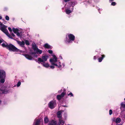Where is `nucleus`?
<instances>
[{"label":"nucleus","mask_w":125,"mask_h":125,"mask_svg":"<svg viewBox=\"0 0 125 125\" xmlns=\"http://www.w3.org/2000/svg\"><path fill=\"white\" fill-rule=\"evenodd\" d=\"M40 122L39 119H36L35 120L33 125H39Z\"/></svg>","instance_id":"nucleus-16"},{"label":"nucleus","mask_w":125,"mask_h":125,"mask_svg":"<svg viewBox=\"0 0 125 125\" xmlns=\"http://www.w3.org/2000/svg\"><path fill=\"white\" fill-rule=\"evenodd\" d=\"M114 0H109L110 2H112Z\"/></svg>","instance_id":"nucleus-41"},{"label":"nucleus","mask_w":125,"mask_h":125,"mask_svg":"<svg viewBox=\"0 0 125 125\" xmlns=\"http://www.w3.org/2000/svg\"><path fill=\"white\" fill-rule=\"evenodd\" d=\"M49 67L52 69H54V67L53 65L50 66Z\"/></svg>","instance_id":"nucleus-33"},{"label":"nucleus","mask_w":125,"mask_h":125,"mask_svg":"<svg viewBox=\"0 0 125 125\" xmlns=\"http://www.w3.org/2000/svg\"><path fill=\"white\" fill-rule=\"evenodd\" d=\"M0 93L5 94L7 93L4 87H2L1 88H0Z\"/></svg>","instance_id":"nucleus-12"},{"label":"nucleus","mask_w":125,"mask_h":125,"mask_svg":"<svg viewBox=\"0 0 125 125\" xmlns=\"http://www.w3.org/2000/svg\"><path fill=\"white\" fill-rule=\"evenodd\" d=\"M2 19V17L1 16H0V19Z\"/></svg>","instance_id":"nucleus-42"},{"label":"nucleus","mask_w":125,"mask_h":125,"mask_svg":"<svg viewBox=\"0 0 125 125\" xmlns=\"http://www.w3.org/2000/svg\"><path fill=\"white\" fill-rule=\"evenodd\" d=\"M8 29L9 31L10 32L11 31H12V29L10 27H9L8 28Z\"/></svg>","instance_id":"nucleus-36"},{"label":"nucleus","mask_w":125,"mask_h":125,"mask_svg":"<svg viewBox=\"0 0 125 125\" xmlns=\"http://www.w3.org/2000/svg\"><path fill=\"white\" fill-rule=\"evenodd\" d=\"M5 77L6 73L3 70H0V78H1L0 80L1 83H3L4 82Z\"/></svg>","instance_id":"nucleus-3"},{"label":"nucleus","mask_w":125,"mask_h":125,"mask_svg":"<svg viewBox=\"0 0 125 125\" xmlns=\"http://www.w3.org/2000/svg\"><path fill=\"white\" fill-rule=\"evenodd\" d=\"M68 95H71V96H73V94H72V93H70L69 94H68Z\"/></svg>","instance_id":"nucleus-34"},{"label":"nucleus","mask_w":125,"mask_h":125,"mask_svg":"<svg viewBox=\"0 0 125 125\" xmlns=\"http://www.w3.org/2000/svg\"><path fill=\"white\" fill-rule=\"evenodd\" d=\"M42 66L46 68H48L50 66L49 64L47 63L43 62L41 63Z\"/></svg>","instance_id":"nucleus-19"},{"label":"nucleus","mask_w":125,"mask_h":125,"mask_svg":"<svg viewBox=\"0 0 125 125\" xmlns=\"http://www.w3.org/2000/svg\"><path fill=\"white\" fill-rule=\"evenodd\" d=\"M10 51L17 52L18 51V49L16 48L15 46L11 44H8L7 48Z\"/></svg>","instance_id":"nucleus-6"},{"label":"nucleus","mask_w":125,"mask_h":125,"mask_svg":"<svg viewBox=\"0 0 125 125\" xmlns=\"http://www.w3.org/2000/svg\"><path fill=\"white\" fill-rule=\"evenodd\" d=\"M48 52L50 53H52V50H49Z\"/></svg>","instance_id":"nucleus-35"},{"label":"nucleus","mask_w":125,"mask_h":125,"mask_svg":"<svg viewBox=\"0 0 125 125\" xmlns=\"http://www.w3.org/2000/svg\"><path fill=\"white\" fill-rule=\"evenodd\" d=\"M0 29L8 37L12 39L11 36L9 34L6 28L7 26L3 24L0 22Z\"/></svg>","instance_id":"nucleus-2"},{"label":"nucleus","mask_w":125,"mask_h":125,"mask_svg":"<svg viewBox=\"0 0 125 125\" xmlns=\"http://www.w3.org/2000/svg\"><path fill=\"white\" fill-rule=\"evenodd\" d=\"M49 57L47 55H45L42 56V58H39L38 59V61L39 63L45 62L47 61V59L49 58Z\"/></svg>","instance_id":"nucleus-5"},{"label":"nucleus","mask_w":125,"mask_h":125,"mask_svg":"<svg viewBox=\"0 0 125 125\" xmlns=\"http://www.w3.org/2000/svg\"><path fill=\"white\" fill-rule=\"evenodd\" d=\"M57 122L53 120H52L49 122L48 125H57Z\"/></svg>","instance_id":"nucleus-14"},{"label":"nucleus","mask_w":125,"mask_h":125,"mask_svg":"<svg viewBox=\"0 0 125 125\" xmlns=\"http://www.w3.org/2000/svg\"><path fill=\"white\" fill-rule=\"evenodd\" d=\"M32 47L34 51L35 50V49L38 48L37 47L36 45L35 44H33L32 45Z\"/></svg>","instance_id":"nucleus-26"},{"label":"nucleus","mask_w":125,"mask_h":125,"mask_svg":"<svg viewBox=\"0 0 125 125\" xmlns=\"http://www.w3.org/2000/svg\"><path fill=\"white\" fill-rule=\"evenodd\" d=\"M5 19L7 21H9V17L8 16H6L5 17Z\"/></svg>","instance_id":"nucleus-30"},{"label":"nucleus","mask_w":125,"mask_h":125,"mask_svg":"<svg viewBox=\"0 0 125 125\" xmlns=\"http://www.w3.org/2000/svg\"><path fill=\"white\" fill-rule=\"evenodd\" d=\"M112 120L113 121L115 122L116 123H118L121 122V119L119 118H118L116 119L114 118L112 119Z\"/></svg>","instance_id":"nucleus-11"},{"label":"nucleus","mask_w":125,"mask_h":125,"mask_svg":"<svg viewBox=\"0 0 125 125\" xmlns=\"http://www.w3.org/2000/svg\"><path fill=\"white\" fill-rule=\"evenodd\" d=\"M58 92L59 93H60L61 92V91H58Z\"/></svg>","instance_id":"nucleus-43"},{"label":"nucleus","mask_w":125,"mask_h":125,"mask_svg":"<svg viewBox=\"0 0 125 125\" xmlns=\"http://www.w3.org/2000/svg\"><path fill=\"white\" fill-rule=\"evenodd\" d=\"M116 4V3L115 2H113L112 3L111 5H112V6H115V5Z\"/></svg>","instance_id":"nucleus-31"},{"label":"nucleus","mask_w":125,"mask_h":125,"mask_svg":"<svg viewBox=\"0 0 125 125\" xmlns=\"http://www.w3.org/2000/svg\"><path fill=\"white\" fill-rule=\"evenodd\" d=\"M49 106L50 108L52 109L53 108L56 106V103L55 101H52L49 104Z\"/></svg>","instance_id":"nucleus-7"},{"label":"nucleus","mask_w":125,"mask_h":125,"mask_svg":"<svg viewBox=\"0 0 125 125\" xmlns=\"http://www.w3.org/2000/svg\"><path fill=\"white\" fill-rule=\"evenodd\" d=\"M62 65H63V66L64 67V63H63L62 64Z\"/></svg>","instance_id":"nucleus-44"},{"label":"nucleus","mask_w":125,"mask_h":125,"mask_svg":"<svg viewBox=\"0 0 125 125\" xmlns=\"http://www.w3.org/2000/svg\"><path fill=\"white\" fill-rule=\"evenodd\" d=\"M44 46L46 48H52V47L50 45H49L48 44H46L44 45Z\"/></svg>","instance_id":"nucleus-20"},{"label":"nucleus","mask_w":125,"mask_h":125,"mask_svg":"<svg viewBox=\"0 0 125 125\" xmlns=\"http://www.w3.org/2000/svg\"><path fill=\"white\" fill-rule=\"evenodd\" d=\"M62 118L61 119H59V122L58 123V125H63L64 124V122L62 120Z\"/></svg>","instance_id":"nucleus-17"},{"label":"nucleus","mask_w":125,"mask_h":125,"mask_svg":"<svg viewBox=\"0 0 125 125\" xmlns=\"http://www.w3.org/2000/svg\"><path fill=\"white\" fill-rule=\"evenodd\" d=\"M25 43L27 45H29L30 44V43L29 41L27 40L25 41Z\"/></svg>","instance_id":"nucleus-28"},{"label":"nucleus","mask_w":125,"mask_h":125,"mask_svg":"<svg viewBox=\"0 0 125 125\" xmlns=\"http://www.w3.org/2000/svg\"><path fill=\"white\" fill-rule=\"evenodd\" d=\"M18 43L19 44V45L22 47L24 46V45H25V42L23 41H22L21 42L20 41H17Z\"/></svg>","instance_id":"nucleus-15"},{"label":"nucleus","mask_w":125,"mask_h":125,"mask_svg":"<svg viewBox=\"0 0 125 125\" xmlns=\"http://www.w3.org/2000/svg\"><path fill=\"white\" fill-rule=\"evenodd\" d=\"M8 44L6 42L3 43L2 44V46L3 47H6L7 48Z\"/></svg>","instance_id":"nucleus-21"},{"label":"nucleus","mask_w":125,"mask_h":125,"mask_svg":"<svg viewBox=\"0 0 125 125\" xmlns=\"http://www.w3.org/2000/svg\"><path fill=\"white\" fill-rule=\"evenodd\" d=\"M64 107H65V106H63Z\"/></svg>","instance_id":"nucleus-47"},{"label":"nucleus","mask_w":125,"mask_h":125,"mask_svg":"<svg viewBox=\"0 0 125 125\" xmlns=\"http://www.w3.org/2000/svg\"><path fill=\"white\" fill-rule=\"evenodd\" d=\"M53 58H52L50 60V61L51 64L56 66L58 67H61V65L60 64V62L58 61L57 58L54 55H53Z\"/></svg>","instance_id":"nucleus-1"},{"label":"nucleus","mask_w":125,"mask_h":125,"mask_svg":"<svg viewBox=\"0 0 125 125\" xmlns=\"http://www.w3.org/2000/svg\"><path fill=\"white\" fill-rule=\"evenodd\" d=\"M123 108H125V104L123 102H122L121 103L120 109L121 110H122Z\"/></svg>","instance_id":"nucleus-22"},{"label":"nucleus","mask_w":125,"mask_h":125,"mask_svg":"<svg viewBox=\"0 0 125 125\" xmlns=\"http://www.w3.org/2000/svg\"><path fill=\"white\" fill-rule=\"evenodd\" d=\"M65 93L64 92H63L62 93L61 95H58L57 96V99L59 100H60L61 98L63 97L65 95Z\"/></svg>","instance_id":"nucleus-13"},{"label":"nucleus","mask_w":125,"mask_h":125,"mask_svg":"<svg viewBox=\"0 0 125 125\" xmlns=\"http://www.w3.org/2000/svg\"><path fill=\"white\" fill-rule=\"evenodd\" d=\"M1 100H0V104H1Z\"/></svg>","instance_id":"nucleus-45"},{"label":"nucleus","mask_w":125,"mask_h":125,"mask_svg":"<svg viewBox=\"0 0 125 125\" xmlns=\"http://www.w3.org/2000/svg\"><path fill=\"white\" fill-rule=\"evenodd\" d=\"M11 35L13 37H14V36H15V35L13 33H12L11 34Z\"/></svg>","instance_id":"nucleus-39"},{"label":"nucleus","mask_w":125,"mask_h":125,"mask_svg":"<svg viewBox=\"0 0 125 125\" xmlns=\"http://www.w3.org/2000/svg\"><path fill=\"white\" fill-rule=\"evenodd\" d=\"M63 111H58L57 113V117L59 119H61L62 118V112H63Z\"/></svg>","instance_id":"nucleus-10"},{"label":"nucleus","mask_w":125,"mask_h":125,"mask_svg":"<svg viewBox=\"0 0 125 125\" xmlns=\"http://www.w3.org/2000/svg\"><path fill=\"white\" fill-rule=\"evenodd\" d=\"M70 0H64V1L65 2H67L69 1Z\"/></svg>","instance_id":"nucleus-38"},{"label":"nucleus","mask_w":125,"mask_h":125,"mask_svg":"<svg viewBox=\"0 0 125 125\" xmlns=\"http://www.w3.org/2000/svg\"><path fill=\"white\" fill-rule=\"evenodd\" d=\"M69 9H66V13L67 14H69L72 11L70 10Z\"/></svg>","instance_id":"nucleus-24"},{"label":"nucleus","mask_w":125,"mask_h":125,"mask_svg":"<svg viewBox=\"0 0 125 125\" xmlns=\"http://www.w3.org/2000/svg\"><path fill=\"white\" fill-rule=\"evenodd\" d=\"M12 30L14 33L16 34L19 37L21 36V34L19 32V30L18 29L13 28H12Z\"/></svg>","instance_id":"nucleus-8"},{"label":"nucleus","mask_w":125,"mask_h":125,"mask_svg":"<svg viewBox=\"0 0 125 125\" xmlns=\"http://www.w3.org/2000/svg\"><path fill=\"white\" fill-rule=\"evenodd\" d=\"M49 121V119L47 117H45L44 118V122L45 123H47Z\"/></svg>","instance_id":"nucleus-25"},{"label":"nucleus","mask_w":125,"mask_h":125,"mask_svg":"<svg viewBox=\"0 0 125 125\" xmlns=\"http://www.w3.org/2000/svg\"><path fill=\"white\" fill-rule=\"evenodd\" d=\"M31 54L32 56L34 57H37V55L34 53H31Z\"/></svg>","instance_id":"nucleus-27"},{"label":"nucleus","mask_w":125,"mask_h":125,"mask_svg":"<svg viewBox=\"0 0 125 125\" xmlns=\"http://www.w3.org/2000/svg\"><path fill=\"white\" fill-rule=\"evenodd\" d=\"M94 59L95 60L96 59V57L95 56H94Z\"/></svg>","instance_id":"nucleus-40"},{"label":"nucleus","mask_w":125,"mask_h":125,"mask_svg":"<svg viewBox=\"0 0 125 125\" xmlns=\"http://www.w3.org/2000/svg\"><path fill=\"white\" fill-rule=\"evenodd\" d=\"M23 55L26 58L29 60H32L33 59V57L28 54H23Z\"/></svg>","instance_id":"nucleus-9"},{"label":"nucleus","mask_w":125,"mask_h":125,"mask_svg":"<svg viewBox=\"0 0 125 125\" xmlns=\"http://www.w3.org/2000/svg\"><path fill=\"white\" fill-rule=\"evenodd\" d=\"M21 82L20 81L17 84V87L19 86H20V85H21Z\"/></svg>","instance_id":"nucleus-29"},{"label":"nucleus","mask_w":125,"mask_h":125,"mask_svg":"<svg viewBox=\"0 0 125 125\" xmlns=\"http://www.w3.org/2000/svg\"><path fill=\"white\" fill-rule=\"evenodd\" d=\"M34 51L36 53L38 54H41L42 52V50H40L38 48L35 49V50Z\"/></svg>","instance_id":"nucleus-18"},{"label":"nucleus","mask_w":125,"mask_h":125,"mask_svg":"<svg viewBox=\"0 0 125 125\" xmlns=\"http://www.w3.org/2000/svg\"><path fill=\"white\" fill-rule=\"evenodd\" d=\"M102 57L98 59V61L99 62H101L103 59L105 57V55H102Z\"/></svg>","instance_id":"nucleus-23"},{"label":"nucleus","mask_w":125,"mask_h":125,"mask_svg":"<svg viewBox=\"0 0 125 125\" xmlns=\"http://www.w3.org/2000/svg\"><path fill=\"white\" fill-rule=\"evenodd\" d=\"M3 41H4L3 39H0V43H1Z\"/></svg>","instance_id":"nucleus-37"},{"label":"nucleus","mask_w":125,"mask_h":125,"mask_svg":"<svg viewBox=\"0 0 125 125\" xmlns=\"http://www.w3.org/2000/svg\"><path fill=\"white\" fill-rule=\"evenodd\" d=\"M112 113V110L110 109L109 110V114L110 115H111Z\"/></svg>","instance_id":"nucleus-32"},{"label":"nucleus","mask_w":125,"mask_h":125,"mask_svg":"<svg viewBox=\"0 0 125 125\" xmlns=\"http://www.w3.org/2000/svg\"><path fill=\"white\" fill-rule=\"evenodd\" d=\"M66 42H71V41H73L75 39V36L73 34H70L66 36Z\"/></svg>","instance_id":"nucleus-4"},{"label":"nucleus","mask_w":125,"mask_h":125,"mask_svg":"<svg viewBox=\"0 0 125 125\" xmlns=\"http://www.w3.org/2000/svg\"><path fill=\"white\" fill-rule=\"evenodd\" d=\"M124 100L125 101V98L124 99Z\"/></svg>","instance_id":"nucleus-46"}]
</instances>
